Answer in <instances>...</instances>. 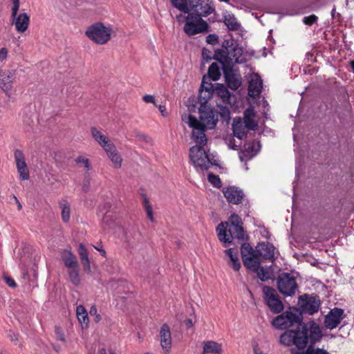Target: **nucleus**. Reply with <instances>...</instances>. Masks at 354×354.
Returning a JSON list of instances; mask_svg holds the SVG:
<instances>
[{
	"label": "nucleus",
	"instance_id": "nucleus-20",
	"mask_svg": "<svg viewBox=\"0 0 354 354\" xmlns=\"http://www.w3.org/2000/svg\"><path fill=\"white\" fill-rule=\"evenodd\" d=\"M15 80V74L11 71H3L0 72V87L10 97V91L12 88V83Z\"/></svg>",
	"mask_w": 354,
	"mask_h": 354
},
{
	"label": "nucleus",
	"instance_id": "nucleus-4",
	"mask_svg": "<svg viewBox=\"0 0 354 354\" xmlns=\"http://www.w3.org/2000/svg\"><path fill=\"white\" fill-rule=\"evenodd\" d=\"M216 230L219 241L225 243H231L233 239L242 241L248 239L245 236L243 225L229 226L228 230H226L224 223H221L217 225Z\"/></svg>",
	"mask_w": 354,
	"mask_h": 354
},
{
	"label": "nucleus",
	"instance_id": "nucleus-24",
	"mask_svg": "<svg viewBox=\"0 0 354 354\" xmlns=\"http://www.w3.org/2000/svg\"><path fill=\"white\" fill-rule=\"evenodd\" d=\"M256 146L254 142H249L244 145L243 149L239 154V158L241 161H245L250 160L252 157H254L257 153L259 149H256Z\"/></svg>",
	"mask_w": 354,
	"mask_h": 354
},
{
	"label": "nucleus",
	"instance_id": "nucleus-17",
	"mask_svg": "<svg viewBox=\"0 0 354 354\" xmlns=\"http://www.w3.org/2000/svg\"><path fill=\"white\" fill-rule=\"evenodd\" d=\"M258 258L260 260L261 257L263 260L273 262L275 260L274 251L275 247L269 242H261L256 246Z\"/></svg>",
	"mask_w": 354,
	"mask_h": 354
},
{
	"label": "nucleus",
	"instance_id": "nucleus-45",
	"mask_svg": "<svg viewBox=\"0 0 354 354\" xmlns=\"http://www.w3.org/2000/svg\"><path fill=\"white\" fill-rule=\"evenodd\" d=\"M227 225L234 226V225H243L241 218L237 214H232L230 217L229 222L226 223Z\"/></svg>",
	"mask_w": 354,
	"mask_h": 354
},
{
	"label": "nucleus",
	"instance_id": "nucleus-29",
	"mask_svg": "<svg viewBox=\"0 0 354 354\" xmlns=\"http://www.w3.org/2000/svg\"><path fill=\"white\" fill-rule=\"evenodd\" d=\"M30 22V18L26 13H21L16 18L15 27L18 32H24Z\"/></svg>",
	"mask_w": 354,
	"mask_h": 354
},
{
	"label": "nucleus",
	"instance_id": "nucleus-61",
	"mask_svg": "<svg viewBox=\"0 0 354 354\" xmlns=\"http://www.w3.org/2000/svg\"><path fill=\"white\" fill-rule=\"evenodd\" d=\"M90 182L89 180H86L83 184L82 188L85 192H87L89 188Z\"/></svg>",
	"mask_w": 354,
	"mask_h": 354
},
{
	"label": "nucleus",
	"instance_id": "nucleus-36",
	"mask_svg": "<svg viewBox=\"0 0 354 354\" xmlns=\"http://www.w3.org/2000/svg\"><path fill=\"white\" fill-rule=\"evenodd\" d=\"M225 253L229 257L230 259V262L229 263L230 265L235 271H239L241 268V263L239 261L237 253H233L232 248L225 250Z\"/></svg>",
	"mask_w": 354,
	"mask_h": 354
},
{
	"label": "nucleus",
	"instance_id": "nucleus-10",
	"mask_svg": "<svg viewBox=\"0 0 354 354\" xmlns=\"http://www.w3.org/2000/svg\"><path fill=\"white\" fill-rule=\"evenodd\" d=\"M263 293L266 304L274 313H279L283 310V304L280 300L276 290L272 287L264 286Z\"/></svg>",
	"mask_w": 354,
	"mask_h": 354
},
{
	"label": "nucleus",
	"instance_id": "nucleus-31",
	"mask_svg": "<svg viewBox=\"0 0 354 354\" xmlns=\"http://www.w3.org/2000/svg\"><path fill=\"white\" fill-rule=\"evenodd\" d=\"M214 93L222 99L223 102L230 103L232 94L223 84H216Z\"/></svg>",
	"mask_w": 354,
	"mask_h": 354
},
{
	"label": "nucleus",
	"instance_id": "nucleus-43",
	"mask_svg": "<svg viewBox=\"0 0 354 354\" xmlns=\"http://www.w3.org/2000/svg\"><path fill=\"white\" fill-rule=\"evenodd\" d=\"M142 198H143L142 203H143L145 209L146 210L147 217L150 219V221H153V209H152V207L150 204V202L145 194H142Z\"/></svg>",
	"mask_w": 354,
	"mask_h": 354
},
{
	"label": "nucleus",
	"instance_id": "nucleus-23",
	"mask_svg": "<svg viewBox=\"0 0 354 354\" xmlns=\"http://www.w3.org/2000/svg\"><path fill=\"white\" fill-rule=\"evenodd\" d=\"M230 62L229 64L232 65V62L234 60L236 64H243L246 62V59L243 56V48L240 46L238 43L234 48L229 53Z\"/></svg>",
	"mask_w": 354,
	"mask_h": 354
},
{
	"label": "nucleus",
	"instance_id": "nucleus-3",
	"mask_svg": "<svg viewBox=\"0 0 354 354\" xmlns=\"http://www.w3.org/2000/svg\"><path fill=\"white\" fill-rule=\"evenodd\" d=\"M273 326L279 329H288L283 334L289 331H309V328L302 322V315L295 308L293 311H286L272 320Z\"/></svg>",
	"mask_w": 354,
	"mask_h": 354
},
{
	"label": "nucleus",
	"instance_id": "nucleus-55",
	"mask_svg": "<svg viewBox=\"0 0 354 354\" xmlns=\"http://www.w3.org/2000/svg\"><path fill=\"white\" fill-rule=\"evenodd\" d=\"M4 280L8 286L12 288H15L17 286V283H15V280L9 277H4Z\"/></svg>",
	"mask_w": 354,
	"mask_h": 354
},
{
	"label": "nucleus",
	"instance_id": "nucleus-15",
	"mask_svg": "<svg viewBox=\"0 0 354 354\" xmlns=\"http://www.w3.org/2000/svg\"><path fill=\"white\" fill-rule=\"evenodd\" d=\"M241 254L243 265L246 268L259 260L257 249L254 250L253 248L248 243L242 244L241 248Z\"/></svg>",
	"mask_w": 354,
	"mask_h": 354
},
{
	"label": "nucleus",
	"instance_id": "nucleus-38",
	"mask_svg": "<svg viewBox=\"0 0 354 354\" xmlns=\"http://www.w3.org/2000/svg\"><path fill=\"white\" fill-rule=\"evenodd\" d=\"M208 77L213 81H217L221 77L219 67L216 63H212L208 68Z\"/></svg>",
	"mask_w": 354,
	"mask_h": 354
},
{
	"label": "nucleus",
	"instance_id": "nucleus-7",
	"mask_svg": "<svg viewBox=\"0 0 354 354\" xmlns=\"http://www.w3.org/2000/svg\"><path fill=\"white\" fill-rule=\"evenodd\" d=\"M187 14V16L185 17L186 22L183 28L187 35L192 36L198 33L208 32L209 26L201 17L193 13L188 12Z\"/></svg>",
	"mask_w": 354,
	"mask_h": 354
},
{
	"label": "nucleus",
	"instance_id": "nucleus-60",
	"mask_svg": "<svg viewBox=\"0 0 354 354\" xmlns=\"http://www.w3.org/2000/svg\"><path fill=\"white\" fill-rule=\"evenodd\" d=\"M89 313L91 316H94L97 314V308L95 307V306H91Z\"/></svg>",
	"mask_w": 354,
	"mask_h": 354
},
{
	"label": "nucleus",
	"instance_id": "nucleus-8",
	"mask_svg": "<svg viewBox=\"0 0 354 354\" xmlns=\"http://www.w3.org/2000/svg\"><path fill=\"white\" fill-rule=\"evenodd\" d=\"M205 145L196 144L189 149V158L196 167L207 170L212 164L205 149Z\"/></svg>",
	"mask_w": 354,
	"mask_h": 354
},
{
	"label": "nucleus",
	"instance_id": "nucleus-21",
	"mask_svg": "<svg viewBox=\"0 0 354 354\" xmlns=\"http://www.w3.org/2000/svg\"><path fill=\"white\" fill-rule=\"evenodd\" d=\"M248 128L245 126L244 121L241 118H235L232 123L233 134L235 137L240 140H243L247 137Z\"/></svg>",
	"mask_w": 354,
	"mask_h": 354
},
{
	"label": "nucleus",
	"instance_id": "nucleus-44",
	"mask_svg": "<svg viewBox=\"0 0 354 354\" xmlns=\"http://www.w3.org/2000/svg\"><path fill=\"white\" fill-rule=\"evenodd\" d=\"M209 182L215 187L220 188L222 186L221 180L218 176L213 173H209L207 176Z\"/></svg>",
	"mask_w": 354,
	"mask_h": 354
},
{
	"label": "nucleus",
	"instance_id": "nucleus-30",
	"mask_svg": "<svg viewBox=\"0 0 354 354\" xmlns=\"http://www.w3.org/2000/svg\"><path fill=\"white\" fill-rule=\"evenodd\" d=\"M59 206L62 210L61 216L62 221L65 223H68L71 218V204L67 200L62 199L59 202Z\"/></svg>",
	"mask_w": 354,
	"mask_h": 354
},
{
	"label": "nucleus",
	"instance_id": "nucleus-26",
	"mask_svg": "<svg viewBox=\"0 0 354 354\" xmlns=\"http://www.w3.org/2000/svg\"><path fill=\"white\" fill-rule=\"evenodd\" d=\"M262 86L263 82L260 78L252 79L248 85V95L252 97H258L261 93Z\"/></svg>",
	"mask_w": 354,
	"mask_h": 354
},
{
	"label": "nucleus",
	"instance_id": "nucleus-59",
	"mask_svg": "<svg viewBox=\"0 0 354 354\" xmlns=\"http://www.w3.org/2000/svg\"><path fill=\"white\" fill-rule=\"evenodd\" d=\"M185 324L187 326V328H192L194 326V323L191 319H185Z\"/></svg>",
	"mask_w": 354,
	"mask_h": 354
},
{
	"label": "nucleus",
	"instance_id": "nucleus-2",
	"mask_svg": "<svg viewBox=\"0 0 354 354\" xmlns=\"http://www.w3.org/2000/svg\"><path fill=\"white\" fill-rule=\"evenodd\" d=\"M198 111L200 120H198L193 115H188L187 121L185 118L183 120L194 129L192 133L194 141L196 144L205 145L207 139L205 131L207 129L215 128L218 122V116L216 111L207 104V100L201 102Z\"/></svg>",
	"mask_w": 354,
	"mask_h": 354
},
{
	"label": "nucleus",
	"instance_id": "nucleus-33",
	"mask_svg": "<svg viewBox=\"0 0 354 354\" xmlns=\"http://www.w3.org/2000/svg\"><path fill=\"white\" fill-rule=\"evenodd\" d=\"M211 79L207 78L206 75H204L202 80L201 90H205L207 93V96L203 97L204 101H207V100L212 97V94L214 93L215 85L209 81Z\"/></svg>",
	"mask_w": 354,
	"mask_h": 354
},
{
	"label": "nucleus",
	"instance_id": "nucleus-35",
	"mask_svg": "<svg viewBox=\"0 0 354 354\" xmlns=\"http://www.w3.org/2000/svg\"><path fill=\"white\" fill-rule=\"evenodd\" d=\"M223 22L230 30H238L240 28V24L232 14L225 15L224 16Z\"/></svg>",
	"mask_w": 354,
	"mask_h": 354
},
{
	"label": "nucleus",
	"instance_id": "nucleus-42",
	"mask_svg": "<svg viewBox=\"0 0 354 354\" xmlns=\"http://www.w3.org/2000/svg\"><path fill=\"white\" fill-rule=\"evenodd\" d=\"M107 156L113 163L115 167L120 168L121 167L122 159L118 153L117 149L115 150V151L107 154Z\"/></svg>",
	"mask_w": 354,
	"mask_h": 354
},
{
	"label": "nucleus",
	"instance_id": "nucleus-52",
	"mask_svg": "<svg viewBox=\"0 0 354 354\" xmlns=\"http://www.w3.org/2000/svg\"><path fill=\"white\" fill-rule=\"evenodd\" d=\"M218 37L215 34H210L207 36L206 41L209 44H215L218 42Z\"/></svg>",
	"mask_w": 354,
	"mask_h": 354
},
{
	"label": "nucleus",
	"instance_id": "nucleus-1",
	"mask_svg": "<svg viewBox=\"0 0 354 354\" xmlns=\"http://www.w3.org/2000/svg\"><path fill=\"white\" fill-rule=\"evenodd\" d=\"M322 338L319 326L312 322L310 323L309 331H289L280 336V343L286 346L295 345L291 349V354H330L327 351L315 348L314 345Z\"/></svg>",
	"mask_w": 354,
	"mask_h": 354
},
{
	"label": "nucleus",
	"instance_id": "nucleus-13",
	"mask_svg": "<svg viewBox=\"0 0 354 354\" xmlns=\"http://www.w3.org/2000/svg\"><path fill=\"white\" fill-rule=\"evenodd\" d=\"M302 310L309 315H313L317 313L320 306V301L314 297H308L307 295H303L299 297Z\"/></svg>",
	"mask_w": 354,
	"mask_h": 354
},
{
	"label": "nucleus",
	"instance_id": "nucleus-34",
	"mask_svg": "<svg viewBox=\"0 0 354 354\" xmlns=\"http://www.w3.org/2000/svg\"><path fill=\"white\" fill-rule=\"evenodd\" d=\"M76 314L78 321L81 323L82 325L84 324L85 327L86 328L89 322V319L88 313L82 305H79L77 306ZM82 328H84V326H82Z\"/></svg>",
	"mask_w": 354,
	"mask_h": 354
},
{
	"label": "nucleus",
	"instance_id": "nucleus-64",
	"mask_svg": "<svg viewBox=\"0 0 354 354\" xmlns=\"http://www.w3.org/2000/svg\"><path fill=\"white\" fill-rule=\"evenodd\" d=\"M100 354H106V349L104 348H102L99 350Z\"/></svg>",
	"mask_w": 354,
	"mask_h": 354
},
{
	"label": "nucleus",
	"instance_id": "nucleus-48",
	"mask_svg": "<svg viewBox=\"0 0 354 354\" xmlns=\"http://www.w3.org/2000/svg\"><path fill=\"white\" fill-rule=\"evenodd\" d=\"M55 333L56 335V338L58 340L63 342H65L64 333L62 329L59 326H56L55 327Z\"/></svg>",
	"mask_w": 354,
	"mask_h": 354
},
{
	"label": "nucleus",
	"instance_id": "nucleus-58",
	"mask_svg": "<svg viewBox=\"0 0 354 354\" xmlns=\"http://www.w3.org/2000/svg\"><path fill=\"white\" fill-rule=\"evenodd\" d=\"M158 109H159L160 112L161 113L162 115L167 116V114L166 113V107L165 106L159 105Z\"/></svg>",
	"mask_w": 354,
	"mask_h": 354
},
{
	"label": "nucleus",
	"instance_id": "nucleus-9",
	"mask_svg": "<svg viewBox=\"0 0 354 354\" xmlns=\"http://www.w3.org/2000/svg\"><path fill=\"white\" fill-rule=\"evenodd\" d=\"M189 12L199 17H207L215 12L211 0H189Z\"/></svg>",
	"mask_w": 354,
	"mask_h": 354
},
{
	"label": "nucleus",
	"instance_id": "nucleus-27",
	"mask_svg": "<svg viewBox=\"0 0 354 354\" xmlns=\"http://www.w3.org/2000/svg\"><path fill=\"white\" fill-rule=\"evenodd\" d=\"M261 261L258 260L247 268L252 272L257 273L258 277L261 281H266L269 279L268 273L263 267L260 266Z\"/></svg>",
	"mask_w": 354,
	"mask_h": 354
},
{
	"label": "nucleus",
	"instance_id": "nucleus-54",
	"mask_svg": "<svg viewBox=\"0 0 354 354\" xmlns=\"http://www.w3.org/2000/svg\"><path fill=\"white\" fill-rule=\"evenodd\" d=\"M142 100L147 103H153L156 105V100L153 95H145L142 97Z\"/></svg>",
	"mask_w": 354,
	"mask_h": 354
},
{
	"label": "nucleus",
	"instance_id": "nucleus-39",
	"mask_svg": "<svg viewBox=\"0 0 354 354\" xmlns=\"http://www.w3.org/2000/svg\"><path fill=\"white\" fill-rule=\"evenodd\" d=\"M68 275L71 281L74 285H78L80 283V277L78 267L68 268Z\"/></svg>",
	"mask_w": 354,
	"mask_h": 354
},
{
	"label": "nucleus",
	"instance_id": "nucleus-49",
	"mask_svg": "<svg viewBox=\"0 0 354 354\" xmlns=\"http://www.w3.org/2000/svg\"><path fill=\"white\" fill-rule=\"evenodd\" d=\"M317 20V17L315 15H311L308 17H305L303 19V22L308 26L313 25Z\"/></svg>",
	"mask_w": 354,
	"mask_h": 354
},
{
	"label": "nucleus",
	"instance_id": "nucleus-6",
	"mask_svg": "<svg viewBox=\"0 0 354 354\" xmlns=\"http://www.w3.org/2000/svg\"><path fill=\"white\" fill-rule=\"evenodd\" d=\"M277 287L284 297H292L299 288L295 277L288 272H283L278 276Z\"/></svg>",
	"mask_w": 354,
	"mask_h": 354
},
{
	"label": "nucleus",
	"instance_id": "nucleus-56",
	"mask_svg": "<svg viewBox=\"0 0 354 354\" xmlns=\"http://www.w3.org/2000/svg\"><path fill=\"white\" fill-rule=\"evenodd\" d=\"M9 338L10 341L12 342L15 344H17V343L19 342V335L14 333H10Z\"/></svg>",
	"mask_w": 354,
	"mask_h": 354
},
{
	"label": "nucleus",
	"instance_id": "nucleus-50",
	"mask_svg": "<svg viewBox=\"0 0 354 354\" xmlns=\"http://www.w3.org/2000/svg\"><path fill=\"white\" fill-rule=\"evenodd\" d=\"M202 57L203 58L206 60L207 62L212 60L214 57V55L212 56V52L211 50L203 48L202 50Z\"/></svg>",
	"mask_w": 354,
	"mask_h": 354
},
{
	"label": "nucleus",
	"instance_id": "nucleus-14",
	"mask_svg": "<svg viewBox=\"0 0 354 354\" xmlns=\"http://www.w3.org/2000/svg\"><path fill=\"white\" fill-rule=\"evenodd\" d=\"M223 194L229 203L234 205L241 204L245 196L243 190L234 186L224 187Z\"/></svg>",
	"mask_w": 354,
	"mask_h": 354
},
{
	"label": "nucleus",
	"instance_id": "nucleus-11",
	"mask_svg": "<svg viewBox=\"0 0 354 354\" xmlns=\"http://www.w3.org/2000/svg\"><path fill=\"white\" fill-rule=\"evenodd\" d=\"M236 44L237 41L234 39H225L222 43V48L215 50L214 59H216L221 64L229 63V53Z\"/></svg>",
	"mask_w": 354,
	"mask_h": 354
},
{
	"label": "nucleus",
	"instance_id": "nucleus-53",
	"mask_svg": "<svg viewBox=\"0 0 354 354\" xmlns=\"http://www.w3.org/2000/svg\"><path fill=\"white\" fill-rule=\"evenodd\" d=\"M221 116L225 120L230 118V112L228 109L224 107L221 109Z\"/></svg>",
	"mask_w": 354,
	"mask_h": 354
},
{
	"label": "nucleus",
	"instance_id": "nucleus-62",
	"mask_svg": "<svg viewBox=\"0 0 354 354\" xmlns=\"http://www.w3.org/2000/svg\"><path fill=\"white\" fill-rule=\"evenodd\" d=\"M94 316H95V318H94L95 322L98 323L101 320V315L97 313L96 315H94Z\"/></svg>",
	"mask_w": 354,
	"mask_h": 354
},
{
	"label": "nucleus",
	"instance_id": "nucleus-40",
	"mask_svg": "<svg viewBox=\"0 0 354 354\" xmlns=\"http://www.w3.org/2000/svg\"><path fill=\"white\" fill-rule=\"evenodd\" d=\"M172 4L179 10L185 12H189V0H171Z\"/></svg>",
	"mask_w": 354,
	"mask_h": 354
},
{
	"label": "nucleus",
	"instance_id": "nucleus-51",
	"mask_svg": "<svg viewBox=\"0 0 354 354\" xmlns=\"http://www.w3.org/2000/svg\"><path fill=\"white\" fill-rule=\"evenodd\" d=\"M13 6L12 8V17L15 19L17 15V12L19 8L20 2L19 0H12Z\"/></svg>",
	"mask_w": 354,
	"mask_h": 354
},
{
	"label": "nucleus",
	"instance_id": "nucleus-22",
	"mask_svg": "<svg viewBox=\"0 0 354 354\" xmlns=\"http://www.w3.org/2000/svg\"><path fill=\"white\" fill-rule=\"evenodd\" d=\"M256 113L254 108L249 107L243 112V118L245 126L248 130H256L258 127V122L255 120Z\"/></svg>",
	"mask_w": 354,
	"mask_h": 354
},
{
	"label": "nucleus",
	"instance_id": "nucleus-25",
	"mask_svg": "<svg viewBox=\"0 0 354 354\" xmlns=\"http://www.w3.org/2000/svg\"><path fill=\"white\" fill-rule=\"evenodd\" d=\"M61 259L66 268L78 267L76 256L68 250H64L61 252Z\"/></svg>",
	"mask_w": 354,
	"mask_h": 354
},
{
	"label": "nucleus",
	"instance_id": "nucleus-28",
	"mask_svg": "<svg viewBox=\"0 0 354 354\" xmlns=\"http://www.w3.org/2000/svg\"><path fill=\"white\" fill-rule=\"evenodd\" d=\"M78 252L81 262L86 272H91L90 260L88 258V252L83 243H80Z\"/></svg>",
	"mask_w": 354,
	"mask_h": 354
},
{
	"label": "nucleus",
	"instance_id": "nucleus-19",
	"mask_svg": "<svg viewBox=\"0 0 354 354\" xmlns=\"http://www.w3.org/2000/svg\"><path fill=\"white\" fill-rule=\"evenodd\" d=\"M160 342L165 353H169L171 351L172 339L170 327L167 324H164L160 328Z\"/></svg>",
	"mask_w": 354,
	"mask_h": 354
},
{
	"label": "nucleus",
	"instance_id": "nucleus-37",
	"mask_svg": "<svg viewBox=\"0 0 354 354\" xmlns=\"http://www.w3.org/2000/svg\"><path fill=\"white\" fill-rule=\"evenodd\" d=\"M93 138L102 147L109 139L102 134L97 128L92 127L91 129Z\"/></svg>",
	"mask_w": 354,
	"mask_h": 354
},
{
	"label": "nucleus",
	"instance_id": "nucleus-46",
	"mask_svg": "<svg viewBox=\"0 0 354 354\" xmlns=\"http://www.w3.org/2000/svg\"><path fill=\"white\" fill-rule=\"evenodd\" d=\"M75 162L77 163H82V165H84V169L86 171L90 170L91 165H90L89 160L88 158H85L84 156H80L76 158Z\"/></svg>",
	"mask_w": 354,
	"mask_h": 354
},
{
	"label": "nucleus",
	"instance_id": "nucleus-47",
	"mask_svg": "<svg viewBox=\"0 0 354 354\" xmlns=\"http://www.w3.org/2000/svg\"><path fill=\"white\" fill-rule=\"evenodd\" d=\"M102 147L106 153V155L116 150L115 145L110 140L107 141L106 144H104Z\"/></svg>",
	"mask_w": 354,
	"mask_h": 354
},
{
	"label": "nucleus",
	"instance_id": "nucleus-41",
	"mask_svg": "<svg viewBox=\"0 0 354 354\" xmlns=\"http://www.w3.org/2000/svg\"><path fill=\"white\" fill-rule=\"evenodd\" d=\"M114 225V218L111 212H106L102 218L104 228H111Z\"/></svg>",
	"mask_w": 354,
	"mask_h": 354
},
{
	"label": "nucleus",
	"instance_id": "nucleus-57",
	"mask_svg": "<svg viewBox=\"0 0 354 354\" xmlns=\"http://www.w3.org/2000/svg\"><path fill=\"white\" fill-rule=\"evenodd\" d=\"M8 55V50L3 48L0 50V60H3L6 58Z\"/></svg>",
	"mask_w": 354,
	"mask_h": 354
},
{
	"label": "nucleus",
	"instance_id": "nucleus-32",
	"mask_svg": "<svg viewBox=\"0 0 354 354\" xmlns=\"http://www.w3.org/2000/svg\"><path fill=\"white\" fill-rule=\"evenodd\" d=\"M203 354H221V345L214 341L205 342Z\"/></svg>",
	"mask_w": 354,
	"mask_h": 354
},
{
	"label": "nucleus",
	"instance_id": "nucleus-16",
	"mask_svg": "<svg viewBox=\"0 0 354 354\" xmlns=\"http://www.w3.org/2000/svg\"><path fill=\"white\" fill-rule=\"evenodd\" d=\"M17 171L22 180H27L30 178L29 171L25 161V156L21 150L16 149L14 151Z\"/></svg>",
	"mask_w": 354,
	"mask_h": 354
},
{
	"label": "nucleus",
	"instance_id": "nucleus-63",
	"mask_svg": "<svg viewBox=\"0 0 354 354\" xmlns=\"http://www.w3.org/2000/svg\"><path fill=\"white\" fill-rule=\"evenodd\" d=\"M95 248L97 250H99L100 252H101V254L103 256V257H105L106 255V251L104 250V249H102V248H97V247H95Z\"/></svg>",
	"mask_w": 354,
	"mask_h": 354
},
{
	"label": "nucleus",
	"instance_id": "nucleus-18",
	"mask_svg": "<svg viewBox=\"0 0 354 354\" xmlns=\"http://www.w3.org/2000/svg\"><path fill=\"white\" fill-rule=\"evenodd\" d=\"M344 310L335 308L325 317L324 326L326 328L332 330L335 328L344 317Z\"/></svg>",
	"mask_w": 354,
	"mask_h": 354
},
{
	"label": "nucleus",
	"instance_id": "nucleus-12",
	"mask_svg": "<svg viewBox=\"0 0 354 354\" xmlns=\"http://www.w3.org/2000/svg\"><path fill=\"white\" fill-rule=\"evenodd\" d=\"M221 64L227 86L232 90H237L241 85V77L234 73L232 66L229 63Z\"/></svg>",
	"mask_w": 354,
	"mask_h": 354
},
{
	"label": "nucleus",
	"instance_id": "nucleus-5",
	"mask_svg": "<svg viewBox=\"0 0 354 354\" xmlns=\"http://www.w3.org/2000/svg\"><path fill=\"white\" fill-rule=\"evenodd\" d=\"M111 28L104 26L102 23H96L90 26L85 34L95 43L104 44L111 39Z\"/></svg>",
	"mask_w": 354,
	"mask_h": 354
}]
</instances>
